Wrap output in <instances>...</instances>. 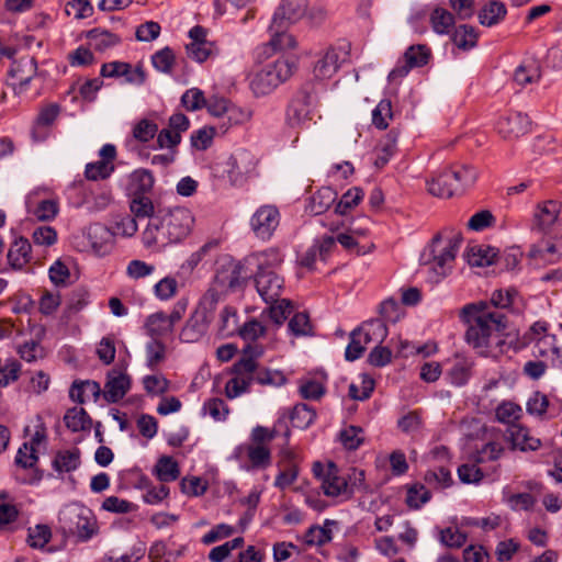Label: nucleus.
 Returning <instances> with one entry per match:
<instances>
[{"label": "nucleus", "instance_id": "f257e3e1", "mask_svg": "<svg viewBox=\"0 0 562 562\" xmlns=\"http://www.w3.org/2000/svg\"><path fill=\"white\" fill-rule=\"evenodd\" d=\"M467 325L465 341L480 355L490 356L503 351L507 317L501 311L490 308L483 301L467 304L460 313Z\"/></svg>", "mask_w": 562, "mask_h": 562}, {"label": "nucleus", "instance_id": "f03ea898", "mask_svg": "<svg viewBox=\"0 0 562 562\" xmlns=\"http://www.w3.org/2000/svg\"><path fill=\"white\" fill-rule=\"evenodd\" d=\"M461 241V234L453 229H445L431 239L420 256L430 282L438 283L451 272Z\"/></svg>", "mask_w": 562, "mask_h": 562}, {"label": "nucleus", "instance_id": "7ed1b4c3", "mask_svg": "<svg viewBox=\"0 0 562 562\" xmlns=\"http://www.w3.org/2000/svg\"><path fill=\"white\" fill-rule=\"evenodd\" d=\"M307 0H282L277 8L270 30L272 38L270 44L278 49L294 48L295 40L284 32L289 24L300 21L307 13Z\"/></svg>", "mask_w": 562, "mask_h": 562}, {"label": "nucleus", "instance_id": "20e7f679", "mask_svg": "<svg viewBox=\"0 0 562 562\" xmlns=\"http://www.w3.org/2000/svg\"><path fill=\"white\" fill-rule=\"evenodd\" d=\"M59 528L65 536L89 540L97 531V522L89 509L78 504L65 506L58 516Z\"/></svg>", "mask_w": 562, "mask_h": 562}, {"label": "nucleus", "instance_id": "39448f33", "mask_svg": "<svg viewBox=\"0 0 562 562\" xmlns=\"http://www.w3.org/2000/svg\"><path fill=\"white\" fill-rule=\"evenodd\" d=\"M216 303L217 294L214 291H209L201 299L179 334L182 342H196L206 334Z\"/></svg>", "mask_w": 562, "mask_h": 562}, {"label": "nucleus", "instance_id": "423d86ee", "mask_svg": "<svg viewBox=\"0 0 562 562\" xmlns=\"http://www.w3.org/2000/svg\"><path fill=\"white\" fill-rule=\"evenodd\" d=\"M387 336V328L382 319H370L351 331L350 341L345 351L348 361L359 359L369 344H381Z\"/></svg>", "mask_w": 562, "mask_h": 562}, {"label": "nucleus", "instance_id": "0eeeda50", "mask_svg": "<svg viewBox=\"0 0 562 562\" xmlns=\"http://www.w3.org/2000/svg\"><path fill=\"white\" fill-rule=\"evenodd\" d=\"M293 67L294 65L288 59H278L265 65L251 77V91L258 97L271 93L291 77Z\"/></svg>", "mask_w": 562, "mask_h": 562}, {"label": "nucleus", "instance_id": "6e6552de", "mask_svg": "<svg viewBox=\"0 0 562 562\" xmlns=\"http://www.w3.org/2000/svg\"><path fill=\"white\" fill-rule=\"evenodd\" d=\"M313 473L321 483V488L328 497H339L342 501L351 498V487L348 480L340 473V470L334 462L323 464L315 462Z\"/></svg>", "mask_w": 562, "mask_h": 562}, {"label": "nucleus", "instance_id": "1a4fd4ad", "mask_svg": "<svg viewBox=\"0 0 562 562\" xmlns=\"http://www.w3.org/2000/svg\"><path fill=\"white\" fill-rule=\"evenodd\" d=\"M188 307V300H178L170 314L156 312L147 316L145 329L150 337H162L173 331L175 325L183 317Z\"/></svg>", "mask_w": 562, "mask_h": 562}, {"label": "nucleus", "instance_id": "9d476101", "mask_svg": "<svg viewBox=\"0 0 562 562\" xmlns=\"http://www.w3.org/2000/svg\"><path fill=\"white\" fill-rule=\"evenodd\" d=\"M256 166V157L249 150L240 148L226 160L224 173L233 186H241L255 171Z\"/></svg>", "mask_w": 562, "mask_h": 562}, {"label": "nucleus", "instance_id": "9b49d317", "mask_svg": "<svg viewBox=\"0 0 562 562\" xmlns=\"http://www.w3.org/2000/svg\"><path fill=\"white\" fill-rule=\"evenodd\" d=\"M142 243L146 249L151 251H160L172 244L161 211L149 217L146 227L142 232Z\"/></svg>", "mask_w": 562, "mask_h": 562}, {"label": "nucleus", "instance_id": "f8f14e48", "mask_svg": "<svg viewBox=\"0 0 562 562\" xmlns=\"http://www.w3.org/2000/svg\"><path fill=\"white\" fill-rule=\"evenodd\" d=\"M350 57V44L342 43L329 47L317 60L314 67V75L317 78L326 79L333 77L341 65L347 63Z\"/></svg>", "mask_w": 562, "mask_h": 562}, {"label": "nucleus", "instance_id": "ddd939ff", "mask_svg": "<svg viewBox=\"0 0 562 562\" xmlns=\"http://www.w3.org/2000/svg\"><path fill=\"white\" fill-rule=\"evenodd\" d=\"M165 225L170 232L172 244L182 241L189 236L194 225V216L186 207H175L168 211H161Z\"/></svg>", "mask_w": 562, "mask_h": 562}, {"label": "nucleus", "instance_id": "4468645a", "mask_svg": "<svg viewBox=\"0 0 562 562\" xmlns=\"http://www.w3.org/2000/svg\"><path fill=\"white\" fill-rule=\"evenodd\" d=\"M280 224V212L271 204L261 205L250 218V227L256 237L262 240L271 238Z\"/></svg>", "mask_w": 562, "mask_h": 562}, {"label": "nucleus", "instance_id": "2eb2a0df", "mask_svg": "<svg viewBox=\"0 0 562 562\" xmlns=\"http://www.w3.org/2000/svg\"><path fill=\"white\" fill-rule=\"evenodd\" d=\"M37 72V63L34 57L30 55L22 56L13 60L9 70L11 86L14 91L21 93L25 91L26 87Z\"/></svg>", "mask_w": 562, "mask_h": 562}, {"label": "nucleus", "instance_id": "dca6fc26", "mask_svg": "<svg viewBox=\"0 0 562 562\" xmlns=\"http://www.w3.org/2000/svg\"><path fill=\"white\" fill-rule=\"evenodd\" d=\"M207 31L200 26H193L189 31L190 42L186 44L189 58L196 63H203L215 53L214 44L206 38Z\"/></svg>", "mask_w": 562, "mask_h": 562}, {"label": "nucleus", "instance_id": "f3484780", "mask_svg": "<svg viewBox=\"0 0 562 562\" xmlns=\"http://www.w3.org/2000/svg\"><path fill=\"white\" fill-rule=\"evenodd\" d=\"M247 278L244 265L232 259L221 265L215 274L216 283L221 288L231 291L240 289Z\"/></svg>", "mask_w": 562, "mask_h": 562}, {"label": "nucleus", "instance_id": "a211bd4d", "mask_svg": "<svg viewBox=\"0 0 562 562\" xmlns=\"http://www.w3.org/2000/svg\"><path fill=\"white\" fill-rule=\"evenodd\" d=\"M255 285L265 303H274L283 291L284 280L274 271H261L255 277Z\"/></svg>", "mask_w": 562, "mask_h": 562}, {"label": "nucleus", "instance_id": "6ab92c4d", "mask_svg": "<svg viewBox=\"0 0 562 562\" xmlns=\"http://www.w3.org/2000/svg\"><path fill=\"white\" fill-rule=\"evenodd\" d=\"M131 387V379L121 369H112L108 372L103 397L108 403H116L122 400Z\"/></svg>", "mask_w": 562, "mask_h": 562}, {"label": "nucleus", "instance_id": "aec40b11", "mask_svg": "<svg viewBox=\"0 0 562 562\" xmlns=\"http://www.w3.org/2000/svg\"><path fill=\"white\" fill-rule=\"evenodd\" d=\"M102 77H124L125 81L131 85L140 86L146 80V74L142 66H132L123 61H112L103 64L101 67Z\"/></svg>", "mask_w": 562, "mask_h": 562}, {"label": "nucleus", "instance_id": "412c9836", "mask_svg": "<svg viewBox=\"0 0 562 562\" xmlns=\"http://www.w3.org/2000/svg\"><path fill=\"white\" fill-rule=\"evenodd\" d=\"M530 121L520 112H510L499 117L496 123L497 132L504 138H517L529 131Z\"/></svg>", "mask_w": 562, "mask_h": 562}, {"label": "nucleus", "instance_id": "4be33fe9", "mask_svg": "<svg viewBox=\"0 0 562 562\" xmlns=\"http://www.w3.org/2000/svg\"><path fill=\"white\" fill-rule=\"evenodd\" d=\"M263 347L258 344H247L244 348L243 358L235 363L234 374H239L250 381H252L254 374L258 368L256 359L263 355Z\"/></svg>", "mask_w": 562, "mask_h": 562}, {"label": "nucleus", "instance_id": "5701e85b", "mask_svg": "<svg viewBox=\"0 0 562 562\" xmlns=\"http://www.w3.org/2000/svg\"><path fill=\"white\" fill-rule=\"evenodd\" d=\"M507 439L512 442L513 449H519L520 451H535L537 450L541 441L533 437L530 430L521 425H512L506 430Z\"/></svg>", "mask_w": 562, "mask_h": 562}, {"label": "nucleus", "instance_id": "b1692460", "mask_svg": "<svg viewBox=\"0 0 562 562\" xmlns=\"http://www.w3.org/2000/svg\"><path fill=\"white\" fill-rule=\"evenodd\" d=\"M31 244L30 241L24 237L16 238L9 248L8 251V261L9 265L14 270H22L26 267V265L31 261L32 255H31Z\"/></svg>", "mask_w": 562, "mask_h": 562}, {"label": "nucleus", "instance_id": "393cba45", "mask_svg": "<svg viewBox=\"0 0 562 562\" xmlns=\"http://www.w3.org/2000/svg\"><path fill=\"white\" fill-rule=\"evenodd\" d=\"M561 212V205L554 200H548L539 204L535 218L540 229L550 228L558 220Z\"/></svg>", "mask_w": 562, "mask_h": 562}, {"label": "nucleus", "instance_id": "a878e982", "mask_svg": "<svg viewBox=\"0 0 562 562\" xmlns=\"http://www.w3.org/2000/svg\"><path fill=\"white\" fill-rule=\"evenodd\" d=\"M427 189L430 194L439 198H450L457 193L452 179L448 176L447 169L435 175L430 180H428Z\"/></svg>", "mask_w": 562, "mask_h": 562}, {"label": "nucleus", "instance_id": "bb28decb", "mask_svg": "<svg viewBox=\"0 0 562 562\" xmlns=\"http://www.w3.org/2000/svg\"><path fill=\"white\" fill-rule=\"evenodd\" d=\"M474 362L468 358H456L452 367L447 372L450 383L456 386L465 385L471 375Z\"/></svg>", "mask_w": 562, "mask_h": 562}, {"label": "nucleus", "instance_id": "cd10ccee", "mask_svg": "<svg viewBox=\"0 0 562 562\" xmlns=\"http://www.w3.org/2000/svg\"><path fill=\"white\" fill-rule=\"evenodd\" d=\"M336 199L337 192L334 189L323 187L312 195L308 210L314 215L323 214L334 204Z\"/></svg>", "mask_w": 562, "mask_h": 562}, {"label": "nucleus", "instance_id": "c85d7f7f", "mask_svg": "<svg viewBox=\"0 0 562 562\" xmlns=\"http://www.w3.org/2000/svg\"><path fill=\"white\" fill-rule=\"evenodd\" d=\"M246 451L247 457L255 469H266L271 464V451L267 445H247L238 447L237 451Z\"/></svg>", "mask_w": 562, "mask_h": 562}, {"label": "nucleus", "instance_id": "c756f323", "mask_svg": "<svg viewBox=\"0 0 562 562\" xmlns=\"http://www.w3.org/2000/svg\"><path fill=\"white\" fill-rule=\"evenodd\" d=\"M80 465V450L72 448L60 450L53 460V468L58 473H68L75 471Z\"/></svg>", "mask_w": 562, "mask_h": 562}, {"label": "nucleus", "instance_id": "7c9ffc66", "mask_svg": "<svg viewBox=\"0 0 562 562\" xmlns=\"http://www.w3.org/2000/svg\"><path fill=\"white\" fill-rule=\"evenodd\" d=\"M64 423L72 432L87 431L91 427V418L87 412L82 407L77 406L69 408L66 412Z\"/></svg>", "mask_w": 562, "mask_h": 562}, {"label": "nucleus", "instance_id": "2f4dec72", "mask_svg": "<svg viewBox=\"0 0 562 562\" xmlns=\"http://www.w3.org/2000/svg\"><path fill=\"white\" fill-rule=\"evenodd\" d=\"M457 192L472 186L477 179V172L470 166L460 165L447 169Z\"/></svg>", "mask_w": 562, "mask_h": 562}, {"label": "nucleus", "instance_id": "473e14b6", "mask_svg": "<svg viewBox=\"0 0 562 562\" xmlns=\"http://www.w3.org/2000/svg\"><path fill=\"white\" fill-rule=\"evenodd\" d=\"M26 205L29 213L41 222L53 221L57 216L59 210L58 203L55 200H42L35 205H33L29 200Z\"/></svg>", "mask_w": 562, "mask_h": 562}, {"label": "nucleus", "instance_id": "72a5a7b5", "mask_svg": "<svg viewBox=\"0 0 562 562\" xmlns=\"http://www.w3.org/2000/svg\"><path fill=\"white\" fill-rule=\"evenodd\" d=\"M397 133L389 132L379 143L376 147V158L374 165L379 168L385 166L396 149Z\"/></svg>", "mask_w": 562, "mask_h": 562}, {"label": "nucleus", "instance_id": "f704fd0d", "mask_svg": "<svg viewBox=\"0 0 562 562\" xmlns=\"http://www.w3.org/2000/svg\"><path fill=\"white\" fill-rule=\"evenodd\" d=\"M506 15V7L497 0L490 1L479 13L480 23L485 26H493Z\"/></svg>", "mask_w": 562, "mask_h": 562}, {"label": "nucleus", "instance_id": "c9c22d12", "mask_svg": "<svg viewBox=\"0 0 562 562\" xmlns=\"http://www.w3.org/2000/svg\"><path fill=\"white\" fill-rule=\"evenodd\" d=\"M90 45L100 52L115 46L120 42V37L106 30L97 27L90 30L87 34Z\"/></svg>", "mask_w": 562, "mask_h": 562}, {"label": "nucleus", "instance_id": "e433bc0d", "mask_svg": "<svg viewBox=\"0 0 562 562\" xmlns=\"http://www.w3.org/2000/svg\"><path fill=\"white\" fill-rule=\"evenodd\" d=\"M496 252L494 248L476 245L467 251L468 263L472 267H485L493 263Z\"/></svg>", "mask_w": 562, "mask_h": 562}, {"label": "nucleus", "instance_id": "4c0bfd02", "mask_svg": "<svg viewBox=\"0 0 562 562\" xmlns=\"http://www.w3.org/2000/svg\"><path fill=\"white\" fill-rule=\"evenodd\" d=\"M541 77L538 63L533 59L524 61L514 74L515 81L520 86L537 82Z\"/></svg>", "mask_w": 562, "mask_h": 562}, {"label": "nucleus", "instance_id": "58836bf2", "mask_svg": "<svg viewBox=\"0 0 562 562\" xmlns=\"http://www.w3.org/2000/svg\"><path fill=\"white\" fill-rule=\"evenodd\" d=\"M522 415V409L519 405L505 401L501 403L495 409L496 419L509 426L519 424L518 420Z\"/></svg>", "mask_w": 562, "mask_h": 562}, {"label": "nucleus", "instance_id": "ea45409f", "mask_svg": "<svg viewBox=\"0 0 562 562\" xmlns=\"http://www.w3.org/2000/svg\"><path fill=\"white\" fill-rule=\"evenodd\" d=\"M155 472L160 482H172L180 475L178 463L171 457L167 456L158 460Z\"/></svg>", "mask_w": 562, "mask_h": 562}, {"label": "nucleus", "instance_id": "a19ab883", "mask_svg": "<svg viewBox=\"0 0 562 562\" xmlns=\"http://www.w3.org/2000/svg\"><path fill=\"white\" fill-rule=\"evenodd\" d=\"M87 236L90 240L91 247L95 252L105 250L108 241L111 239V232L108 227L101 224H93L88 227Z\"/></svg>", "mask_w": 562, "mask_h": 562}, {"label": "nucleus", "instance_id": "79ce46f5", "mask_svg": "<svg viewBox=\"0 0 562 562\" xmlns=\"http://www.w3.org/2000/svg\"><path fill=\"white\" fill-rule=\"evenodd\" d=\"M311 114L312 111L301 99H294L288 109L286 117L291 126H301L312 119Z\"/></svg>", "mask_w": 562, "mask_h": 562}, {"label": "nucleus", "instance_id": "37998d69", "mask_svg": "<svg viewBox=\"0 0 562 562\" xmlns=\"http://www.w3.org/2000/svg\"><path fill=\"white\" fill-rule=\"evenodd\" d=\"M335 521L326 520L324 526L311 527L306 533V542L310 544L322 546L333 538V527Z\"/></svg>", "mask_w": 562, "mask_h": 562}, {"label": "nucleus", "instance_id": "c03bdc74", "mask_svg": "<svg viewBox=\"0 0 562 562\" xmlns=\"http://www.w3.org/2000/svg\"><path fill=\"white\" fill-rule=\"evenodd\" d=\"M430 23L436 33L448 34L454 25V18L446 9L437 8L430 15Z\"/></svg>", "mask_w": 562, "mask_h": 562}, {"label": "nucleus", "instance_id": "a18cd8bd", "mask_svg": "<svg viewBox=\"0 0 562 562\" xmlns=\"http://www.w3.org/2000/svg\"><path fill=\"white\" fill-rule=\"evenodd\" d=\"M154 68L162 74H171L176 64V55L170 47H164L151 56Z\"/></svg>", "mask_w": 562, "mask_h": 562}, {"label": "nucleus", "instance_id": "49530a36", "mask_svg": "<svg viewBox=\"0 0 562 562\" xmlns=\"http://www.w3.org/2000/svg\"><path fill=\"white\" fill-rule=\"evenodd\" d=\"M560 346H557L553 335L544 334L537 338L533 346V353L538 357H544L553 363V357L559 352Z\"/></svg>", "mask_w": 562, "mask_h": 562}, {"label": "nucleus", "instance_id": "de8ad7c7", "mask_svg": "<svg viewBox=\"0 0 562 562\" xmlns=\"http://www.w3.org/2000/svg\"><path fill=\"white\" fill-rule=\"evenodd\" d=\"M137 222L130 215H117L111 226V235L132 237L137 232Z\"/></svg>", "mask_w": 562, "mask_h": 562}, {"label": "nucleus", "instance_id": "09e8293b", "mask_svg": "<svg viewBox=\"0 0 562 562\" xmlns=\"http://www.w3.org/2000/svg\"><path fill=\"white\" fill-rule=\"evenodd\" d=\"M363 198V191L358 188H351L342 194L339 202L335 207V213L339 215L347 214L350 210L356 207Z\"/></svg>", "mask_w": 562, "mask_h": 562}, {"label": "nucleus", "instance_id": "8fccbe9b", "mask_svg": "<svg viewBox=\"0 0 562 562\" xmlns=\"http://www.w3.org/2000/svg\"><path fill=\"white\" fill-rule=\"evenodd\" d=\"M339 439L346 449L356 450L364 440L363 430L358 426H347L340 430Z\"/></svg>", "mask_w": 562, "mask_h": 562}, {"label": "nucleus", "instance_id": "3c124183", "mask_svg": "<svg viewBox=\"0 0 562 562\" xmlns=\"http://www.w3.org/2000/svg\"><path fill=\"white\" fill-rule=\"evenodd\" d=\"M237 312L232 306H225L220 314L218 331L222 336L228 337L237 333Z\"/></svg>", "mask_w": 562, "mask_h": 562}, {"label": "nucleus", "instance_id": "603ef678", "mask_svg": "<svg viewBox=\"0 0 562 562\" xmlns=\"http://www.w3.org/2000/svg\"><path fill=\"white\" fill-rule=\"evenodd\" d=\"M258 272L261 271H273L272 268H276L281 265L283 258L280 251L276 248H269L265 251H261L255 255Z\"/></svg>", "mask_w": 562, "mask_h": 562}, {"label": "nucleus", "instance_id": "864d4df0", "mask_svg": "<svg viewBox=\"0 0 562 562\" xmlns=\"http://www.w3.org/2000/svg\"><path fill=\"white\" fill-rule=\"evenodd\" d=\"M424 480L434 488H446L452 484L451 473L443 467L428 470L425 473Z\"/></svg>", "mask_w": 562, "mask_h": 562}, {"label": "nucleus", "instance_id": "5fc2aeb1", "mask_svg": "<svg viewBox=\"0 0 562 562\" xmlns=\"http://www.w3.org/2000/svg\"><path fill=\"white\" fill-rule=\"evenodd\" d=\"M268 314L269 317L276 323V325L280 326L288 318V316L293 312L292 302L288 299H278L274 303H268Z\"/></svg>", "mask_w": 562, "mask_h": 562}, {"label": "nucleus", "instance_id": "6e6d98bb", "mask_svg": "<svg viewBox=\"0 0 562 562\" xmlns=\"http://www.w3.org/2000/svg\"><path fill=\"white\" fill-rule=\"evenodd\" d=\"M316 418V413L306 404H299L294 406L291 413V420L296 428H307Z\"/></svg>", "mask_w": 562, "mask_h": 562}, {"label": "nucleus", "instance_id": "4d7b16f0", "mask_svg": "<svg viewBox=\"0 0 562 562\" xmlns=\"http://www.w3.org/2000/svg\"><path fill=\"white\" fill-rule=\"evenodd\" d=\"M237 334L248 344H255L257 339L266 334V327L260 322L252 318L243 326H238Z\"/></svg>", "mask_w": 562, "mask_h": 562}, {"label": "nucleus", "instance_id": "13d9d810", "mask_svg": "<svg viewBox=\"0 0 562 562\" xmlns=\"http://www.w3.org/2000/svg\"><path fill=\"white\" fill-rule=\"evenodd\" d=\"M392 104L387 99L381 100L372 111V123L380 130H385L389 126V120H392Z\"/></svg>", "mask_w": 562, "mask_h": 562}, {"label": "nucleus", "instance_id": "bf43d9fd", "mask_svg": "<svg viewBox=\"0 0 562 562\" xmlns=\"http://www.w3.org/2000/svg\"><path fill=\"white\" fill-rule=\"evenodd\" d=\"M158 133V125L148 120L142 119L138 121L132 131L133 137L140 143H147L153 139Z\"/></svg>", "mask_w": 562, "mask_h": 562}, {"label": "nucleus", "instance_id": "052dcab7", "mask_svg": "<svg viewBox=\"0 0 562 562\" xmlns=\"http://www.w3.org/2000/svg\"><path fill=\"white\" fill-rule=\"evenodd\" d=\"M130 210L137 218L147 217L149 220L150 216L155 215L151 200L144 194H135V196L131 200Z\"/></svg>", "mask_w": 562, "mask_h": 562}, {"label": "nucleus", "instance_id": "680f3d73", "mask_svg": "<svg viewBox=\"0 0 562 562\" xmlns=\"http://www.w3.org/2000/svg\"><path fill=\"white\" fill-rule=\"evenodd\" d=\"M452 42L462 49L472 48L476 44V34L472 26L460 25L452 34Z\"/></svg>", "mask_w": 562, "mask_h": 562}, {"label": "nucleus", "instance_id": "e2e57ef3", "mask_svg": "<svg viewBox=\"0 0 562 562\" xmlns=\"http://www.w3.org/2000/svg\"><path fill=\"white\" fill-rule=\"evenodd\" d=\"M52 532L46 525H36L29 529L27 543L34 549L44 548L50 540Z\"/></svg>", "mask_w": 562, "mask_h": 562}, {"label": "nucleus", "instance_id": "0e129e2a", "mask_svg": "<svg viewBox=\"0 0 562 562\" xmlns=\"http://www.w3.org/2000/svg\"><path fill=\"white\" fill-rule=\"evenodd\" d=\"M114 171L113 164L110 161H95L90 162L86 166L85 176L88 180H100L110 177V175Z\"/></svg>", "mask_w": 562, "mask_h": 562}, {"label": "nucleus", "instance_id": "69168bd1", "mask_svg": "<svg viewBox=\"0 0 562 562\" xmlns=\"http://www.w3.org/2000/svg\"><path fill=\"white\" fill-rule=\"evenodd\" d=\"M65 13L75 19H85L93 13V7L88 0H68L65 3Z\"/></svg>", "mask_w": 562, "mask_h": 562}, {"label": "nucleus", "instance_id": "338daca9", "mask_svg": "<svg viewBox=\"0 0 562 562\" xmlns=\"http://www.w3.org/2000/svg\"><path fill=\"white\" fill-rule=\"evenodd\" d=\"M252 381L239 375L234 374L225 385V394L228 398L233 400L246 393Z\"/></svg>", "mask_w": 562, "mask_h": 562}, {"label": "nucleus", "instance_id": "774afa93", "mask_svg": "<svg viewBox=\"0 0 562 562\" xmlns=\"http://www.w3.org/2000/svg\"><path fill=\"white\" fill-rule=\"evenodd\" d=\"M215 246V243H205L196 251L192 252L188 257V259L181 265V270L186 272H192Z\"/></svg>", "mask_w": 562, "mask_h": 562}]
</instances>
